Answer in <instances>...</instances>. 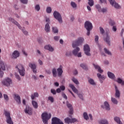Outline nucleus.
Returning a JSON list of instances; mask_svg holds the SVG:
<instances>
[{"instance_id": "obj_1", "label": "nucleus", "mask_w": 124, "mask_h": 124, "mask_svg": "<svg viewBox=\"0 0 124 124\" xmlns=\"http://www.w3.org/2000/svg\"><path fill=\"white\" fill-rule=\"evenodd\" d=\"M52 76L54 78H56L57 76L58 77H62L63 71L62 70V66L61 65L57 69L54 68L52 70Z\"/></svg>"}, {"instance_id": "obj_2", "label": "nucleus", "mask_w": 124, "mask_h": 124, "mask_svg": "<svg viewBox=\"0 0 124 124\" xmlns=\"http://www.w3.org/2000/svg\"><path fill=\"white\" fill-rule=\"evenodd\" d=\"M41 117L43 123L44 124H48V121H49V119H51L52 114L51 113H48L47 112H44L42 114Z\"/></svg>"}, {"instance_id": "obj_3", "label": "nucleus", "mask_w": 124, "mask_h": 124, "mask_svg": "<svg viewBox=\"0 0 124 124\" xmlns=\"http://www.w3.org/2000/svg\"><path fill=\"white\" fill-rule=\"evenodd\" d=\"M84 38L79 37L78 39L76 40L73 43V48H75L77 46H80L82 45L83 42H84Z\"/></svg>"}, {"instance_id": "obj_4", "label": "nucleus", "mask_w": 124, "mask_h": 124, "mask_svg": "<svg viewBox=\"0 0 124 124\" xmlns=\"http://www.w3.org/2000/svg\"><path fill=\"white\" fill-rule=\"evenodd\" d=\"M69 86L70 88H71V89L74 92V93H77V94H78L79 98L81 99V100H84V97L83 96V94H82L81 93H78V90H77V89H76V88L75 87V86H74V85L73 84H70L69 85Z\"/></svg>"}, {"instance_id": "obj_5", "label": "nucleus", "mask_w": 124, "mask_h": 124, "mask_svg": "<svg viewBox=\"0 0 124 124\" xmlns=\"http://www.w3.org/2000/svg\"><path fill=\"white\" fill-rule=\"evenodd\" d=\"M1 83L3 86H6V87H10V85L12 84V79L9 78H6L3 79Z\"/></svg>"}, {"instance_id": "obj_6", "label": "nucleus", "mask_w": 124, "mask_h": 124, "mask_svg": "<svg viewBox=\"0 0 124 124\" xmlns=\"http://www.w3.org/2000/svg\"><path fill=\"white\" fill-rule=\"evenodd\" d=\"M53 16L58 21L59 23L62 24V15L57 11H55L53 12Z\"/></svg>"}, {"instance_id": "obj_7", "label": "nucleus", "mask_w": 124, "mask_h": 124, "mask_svg": "<svg viewBox=\"0 0 124 124\" xmlns=\"http://www.w3.org/2000/svg\"><path fill=\"white\" fill-rule=\"evenodd\" d=\"M16 68H17L19 71L20 75L21 76H25V68L24 66L21 64H18L17 66H16Z\"/></svg>"}, {"instance_id": "obj_8", "label": "nucleus", "mask_w": 124, "mask_h": 124, "mask_svg": "<svg viewBox=\"0 0 124 124\" xmlns=\"http://www.w3.org/2000/svg\"><path fill=\"white\" fill-rule=\"evenodd\" d=\"M24 111L25 114L29 115V116H31L33 113V109L31 107H30V106H26Z\"/></svg>"}, {"instance_id": "obj_9", "label": "nucleus", "mask_w": 124, "mask_h": 124, "mask_svg": "<svg viewBox=\"0 0 124 124\" xmlns=\"http://www.w3.org/2000/svg\"><path fill=\"white\" fill-rule=\"evenodd\" d=\"M83 50L84 51V53L86 56H91V48H90V46L88 44H86L84 46Z\"/></svg>"}, {"instance_id": "obj_10", "label": "nucleus", "mask_w": 124, "mask_h": 124, "mask_svg": "<svg viewBox=\"0 0 124 124\" xmlns=\"http://www.w3.org/2000/svg\"><path fill=\"white\" fill-rule=\"evenodd\" d=\"M77 119L76 118H72L70 119L69 117H67L64 119V122L66 124H73L74 123H76L77 122Z\"/></svg>"}, {"instance_id": "obj_11", "label": "nucleus", "mask_w": 124, "mask_h": 124, "mask_svg": "<svg viewBox=\"0 0 124 124\" xmlns=\"http://www.w3.org/2000/svg\"><path fill=\"white\" fill-rule=\"evenodd\" d=\"M64 124L63 122L59 118L57 117H53L52 119V124Z\"/></svg>"}, {"instance_id": "obj_12", "label": "nucleus", "mask_w": 124, "mask_h": 124, "mask_svg": "<svg viewBox=\"0 0 124 124\" xmlns=\"http://www.w3.org/2000/svg\"><path fill=\"white\" fill-rule=\"evenodd\" d=\"M84 28L86 30H93V24L92 22L87 21L84 23Z\"/></svg>"}, {"instance_id": "obj_13", "label": "nucleus", "mask_w": 124, "mask_h": 124, "mask_svg": "<svg viewBox=\"0 0 124 124\" xmlns=\"http://www.w3.org/2000/svg\"><path fill=\"white\" fill-rule=\"evenodd\" d=\"M108 1H109L111 5H112V6H114L115 8H116L117 9L121 8L120 5H119L118 3L116 2L115 0H108Z\"/></svg>"}, {"instance_id": "obj_14", "label": "nucleus", "mask_w": 124, "mask_h": 124, "mask_svg": "<svg viewBox=\"0 0 124 124\" xmlns=\"http://www.w3.org/2000/svg\"><path fill=\"white\" fill-rule=\"evenodd\" d=\"M12 59H17L20 57V52L18 50H15L11 56Z\"/></svg>"}, {"instance_id": "obj_15", "label": "nucleus", "mask_w": 124, "mask_h": 124, "mask_svg": "<svg viewBox=\"0 0 124 124\" xmlns=\"http://www.w3.org/2000/svg\"><path fill=\"white\" fill-rule=\"evenodd\" d=\"M101 107L103 109H106V110H107V111L110 110V105H109V103H108V102H107V101L105 102L104 103V106L101 105Z\"/></svg>"}, {"instance_id": "obj_16", "label": "nucleus", "mask_w": 124, "mask_h": 124, "mask_svg": "<svg viewBox=\"0 0 124 124\" xmlns=\"http://www.w3.org/2000/svg\"><path fill=\"white\" fill-rule=\"evenodd\" d=\"M9 21H10V22H12L13 24L16 25V26L18 27V29H19V30H21V28H22V27L20 26V24L18 22H17V21H16V20L14 19V18L10 17L9 18Z\"/></svg>"}, {"instance_id": "obj_17", "label": "nucleus", "mask_w": 124, "mask_h": 124, "mask_svg": "<svg viewBox=\"0 0 124 124\" xmlns=\"http://www.w3.org/2000/svg\"><path fill=\"white\" fill-rule=\"evenodd\" d=\"M97 76L100 81L101 84H102V83H103V81L106 79V77L105 75H102L99 73L97 74Z\"/></svg>"}, {"instance_id": "obj_18", "label": "nucleus", "mask_w": 124, "mask_h": 124, "mask_svg": "<svg viewBox=\"0 0 124 124\" xmlns=\"http://www.w3.org/2000/svg\"><path fill=\"white\" fill-rule=\"evenodd\" d=\"M29 66L31 67V69H32L33 73L36 74V65L31 62L29 63Z\"/></svg>"}, {"instance_id": "obj_19", "label": "nucleus", "mask_w": 124, "mask_h": 124, "mask_svg": "<svg viewBox=\"0 0 124 124\" xmlns=\"http://www.w3.org/2000/svg\"><path fill=\"white\" fill-rule=\"evenodd\" d=\"M14 99L16 101V102L18 103V104H21V97H20V95H19L18 94H15L14 95Z\"/></svg>"}, {"instance_id": "obj_20", "label": "nucleus", "mask_w": 124, "mask_h": 124, "mask_svg": "<svg viewBox=\"0 0 124 124\" xmlns=\"http://www.w3.org/2000/svg\"><path fill=\"white\" fill-rule=\"evenodd\" d=\"M107 74L108 78L111 79L112 80H114V81L116 79V76H115V74L111 72H108Z\"/></svg>"}, {"instance_id": "obj_21", "label": "nucleus", "mask_w": 124, "mask_h": 124, "mask_svg": "<svg viewBox=\"0 0 124 124\" xmlns=\"http://www.w3.org/2000/svg\"><path fill=\"white\" fill-rule=\"evenodd\" d=\"M93 65L96 69V70H97L98 72H99V73H102L103 72V70L101 69V68L99 65L96 64H93Z\"/></svg>"}, {"instance_id": "obj_22", "label": "nucleus", "mask_w": 124, "mask_h": 124, "mask_svg": "<svg viewBox=\"0 0 124 124\" xmlns=\"http://www.w3.org/2000/svg\"><path fill=\"white\" fill-rule=\"evenodd\" d=\"M115 97L119 98L121 96V92H120V90H119V89H118V87L117 86H115Z\"/></svg>"}, {"instance_id": "obj_23", "label": "nucleus", "mask_w": 124, "mask_h": 124, "mask_svg": "<svg viewBox=\"0 0 124 124\" xmlns=\"http://www.w3.org/2000/svg\"><path fill=\"white\" fill-rule=\"evenodd\" d=\"M67 106L70 109L69 111V114L72 115V114H73V108H72V105L67 102Z\"/></svg>"}, {"instance_id": "obj_24", "label": "nucleus", "mask_w": 124, "mask_h": 124, "mask_svg": "<svg viewBox=\"0 0 124 124\" xmlns=\"http://www.w3.org/2000/svg\"><path fill=\"white\" fill-rule=\"evenodd\" d=\"M114 81H115V82H117V83H118V84H121V85H122V86H124V81L122 78H117V79H116V78H115L114 79Z\"/></svg>"}, {"instance_id": "obj_25", "label": "nucleus", "mask_w": 124, "mask_h": 124, "mask_svg": "<svg viewBox=\"0 0 124 124\" xmlns=\"http://www.w3.org/2000/svg\"><path fill=\"white\" fill-rule=\"evenodd\" d=\"M45 49L46 50H48L50 52H53L54 51V48L51 46L50 45H46L45 46Z\"/></svg>"}, {"instance_id": "obj_26", "label": "nucleus", "mask_w": 124, "mask_h": 124, "mask_svg": "<svg viewBox=\"0 0 124 124\" xmlns=\"http://www.w3.org/2000/svg\"><path fill=\"white\" fill-rule=\"evenodd\" d=\"M88 83L90 85H92V86H95L96 85V83L94 81V80L91 78H88Z\"/></svg>"}, {"instance_id": "obj_27", "label": "nucleus", "mask_w": 124, "mask_h": 124, "mask_svg": "<svg viewBox=\"0 0 124 124\" xmlns=\"http://www.w3.org/2000/svg\"><path fill=\"white\" fill-rule=\"evenodd\" d=\"M114 121L118 124H123V122L121 121V118L119 117L116 116L114 118Z\"/></svg>"}, {"instance_id": "obj_28", "label": "nucleus", "mask_w": 124, "mask_h": 124, "mask_svg": "<svg viewBox=\"0 0 124 124\" xmlns=\"http://www.w3.org/2000/svg\"><path fill=\"white\" fill-rule=\"evenodd\" d=\"M75 48H75L73 50L72 53H73V55H74V56H76L77 55V54L78 53V52H79V51H80V48L78 46H76Z\"/></svg>"}, {"instance_id": "obj_29", "label": "nucleus", "mask_w": 124, "mask_h": 124, "mask_svg": "<svg viewBox=\"0 0 124 124\" xmlns=\"http://www.w3.org/2000/svg\"><path fill=\"white\" fill-rule=\"evenodd\" d=\"M104 41L106 42L108 46H110V45H111V43H110V37H109V36H108V35H107L106 37L104 38Z\"/></svg>"}, {"instance_id": "obj_30", "label": "nucleus", "mask_w": 124, "mask_h": 124, "mask_svg": "<svg viewBox=\"0 0 124 124\" xmlns=\"http://www.w3.org/2000/svg\"><path fill=\"white\" fill-rule=\"evenodd\" d=\"M45 31H46V32H50L51 29H50V25L49 23H46L45 25Z\"/></svg>"}, {"instance_id": "obj_31", "label": "nucleus", "mask_w": 124, "mask_h": 124, "mask_svg": "<svg viewBox=\"0 0 124 124\" xmlns=\"http://www.w3.org/2000/svg\"><path fill=\"white\" fill-rule=\"evenodd\" d=\"M99 124H109L108 121L106 119H101L98 121Z\"/></svg>"}, {"instance_id": "obj_32", "label": "nucleus", "mask_w": 124, "mask_h": 124, "mask_svg": "<svg viewBox=\"0 0 124 124\" xmlns=\"http://www.w3.org/2000/svg\"><path fill=\"white\" fill-rule=\"evenodd\" d=\"M31 103L33 108L35 109H37V108H38V104H37L36 101L32 100Z\"/></svg>"}, {"instance_id": "obj_33", "label": "nucleus", "mask_w": 124, "mask_h": 124, "mask_svg": "<svg viewBox=\"0 0 124 124\" xmlns=\"http://www.w3.org/2000/svg\"><path fill=\"white\" fill-rule=\"evenodd\" d=\"M80 66L81 67V68H83V69H84L85 70H88V66L85 63H81L80 64Z\"/></svg>"}, {"instance_id": "obj_34", "label": "nucleus", "mask_w": 124, "mask_h": 124, "mask_svg": "<svg viewBox=\"0 0 124 124\" xmlns=\"http://www.w3.org/2000/svg\"><path fill=\"white\" fill-rule=\"evenodd\" d=\"M83 118L84 120H86V121H88L89 119V115H88V113L86 112H85L83 114Z\"/></svg>"}, {"instance_id": "obj_35", "label": "nucleus", "mask_w": 124, "mask_h": 124, "mask_svg": "<svg viewBox=\"0 0 124 124\" xmlns=\"http://www.w3.org/2000/svg\"><path fill=\"white\" fill-rule=\"evenodd\" d=\"M71 6H72L74 9H77V4L74 1L71 2Z\"/></svg>"}, {"instance_id": "obj_36", "label": "nucleus", "mask_w": 124, "mask_h": 124, "mask_svg": "<svg viewBox=\"0 0 124 124\" xmlns=\"http://www.w3.org/2000/svg\"><path fill=\"white\" fill-rule=\"evenodd\" d=\"M6 122L7 124H13V121H12V119H11V117H7L6 118Z\"/></svg>"}, {"instance_id": "obj_37", "label": "nucleus", "mask_w": 124, "mask_h": 124, "mask_svg": "<svg viewBox=\"0 0 124 124\" xmlns=\"http://www.w3.org/2000/svg\"><path fill=\"white\" fill-rule=\"evenodd\" d=\"M39 95L37 93H34V94L31 95V99H34L35 97H38Z\"/></svg>"}, {"instance_id": "obj_38", "label": "nucleus", "mask_w": 124, "mask_h": 124, "mask_svg": "<svg viewBox=\"0 0 124 124\" xmlns=\"http://www.w3.org/2000/svg\"><path fill=\"white\" fill-rule=\"evenodd\" d=\"M72 81L76 84V85H79V81H78V79L76 78H72Z\"/></svg>"}, {"instance_id": "obj_39", "label": "nucleus", "mask_w": 124, "mask_h": 124, "mask_svg": "<svg viewBox=\"0 0 124 124\" xmlns=\"http://www.w3.org/2000/svg\"><path fill=\"white\" fill-rule=\"evenodd\" d=\"M104 51L106 54H107V55H108L109 56H112V53H111V51H109L107 48H105L104 49Z\"/></svg>"}, {"instance_id": "obj_40", "label": "nucleus", "mask_w": 124, "mask_h": 124, "mask_svg": "<svg viewBox=\"0 0 124 124\" xmlns=\"http://www.w3.org/2000/svg\"><path fill=\"white\" fill-rule=\"evenodd\" d=\"M88 3L89 5L92 7V6H93V4H94V2H93V0H88Z\"/></svg>"}, {"instance_id": "obj_41", "label": "nucleus", "mask_w": 124, "mask_h": 124, "mask_svg": "<svg viewBox=\"0 0 124 124\" xmlns=\"http://www.w3.org/2000/svg\"><path fill=\"white\" fill-rule=\"evenodd\" d=\"M52 31L54 33H58L59 32V30H58V28L56 27H52Z\"/></svg>"}, {"instance_id": "obj_42", "label": "nucleus", "mask_w": 124, "mask_h": 124, "mask_svg": "<svg viewBox=\"0 0 124 124\" xmlns=\"http://www.w3.org/2000/svg\"><path fill=\"white\" fill-rule=\"evenodd\" d=\"M0 66L2 70H5V66H4V63H3V62H0Z\"/></svg>"}, {"instance_id": "obj_43", "label": "nucleus", "mask_w": 124, "mask_h": 124, "mask_svg": "<svg viewBox=\"0 0 124 124\" xmlns=\"http://www.w3.org/2000/svg\"><path fill=\"white\" fill-rule=\"evenodd\" d=\"M46 11L47 13L50 14L52 12V8L50 6H48L46 7Z\"/></svg>"}, {"instance_id": "obj_44", "label": "nucleus", "mask_w": 124, "mask_h": 124, "mask_svg": "<svg viewBox=\"0 0 124 124\" xmlns=\"http://www.w3.org/2000/svg\"><path fill=\"white\" fill-rule=\"evenodd\" d=\"M111 101L113 104H118V100L115 98L111 97Z\"/></svg>"}, {"instance_id": "obj_45", "label": "nucleus", "mask_w": 124, "mask_h": 124, "mask_svg": "<svg viewBox=\"0 0 124 124\" xmlns=\"http://www.w3.org/2000/svg\"><path fill=\"white\" fill-rule=\"evenodd\" d=\"M21 31H22L24 34H25V35H29V32H28V31H26V30L25 29H23V28L21 27Z\"/></svg>"}, {"instance_id": "obj_46", "label": "nucleus", "mask_w": 124, "mask_h": 124, "mask_svg": "<svg viewBox=\"0 0 124 124\" xmlns=\"http://www.w3.org/2000/svg\"><path fill=\"white\" fill-rule=\"evenodd\" d=\"M95 7L96 9H97L98 11H99V12H101V7H100V5L99 4H97L95 5Z\"/></svg>"}, {"instance_id": "obj_47", "label": "nucleus", "mask_w": 124, "mask_h": 124, "mask_svg": "<svg viewBox=\"0 0 124 124\" xmlns=\"http://www.w3.org/2000/svg\"><path fill=\"white\" fill-rule=\"evenodd\" d=\"M48 100H49V101L51 102V103H53V102H54V97L52 96H48Z\"/></svg>"}, {"instance_id": "obj_48", "label": "nucleus", "mask_w": 124, "mask_h": 124, "mask_svg": "<svg viewBox=\"0 0 124 124\" xmlns=\"http://www.w3.org/2000/svg\"><path fill=\"white\" fill-rule=\"evenodd\" d=\"M35 10L36 11H39V10H40V6L39 5V4H36L35 6Z\"/></svg>"}, {"instance_id": "obj_49", "label": "nucleus", "mask_w": 124, "mask_h": 124, "mask_svg": "<svg viewBox=\"0 0 124 124\" xmlns=\"http://www.w3.org/2000/svg\"><path fill=\"white\" fill-rule=\"evenodd\" d=\"M100 30V32L101 34H104V33L105 32V31H104V29L101 27L99 28Z\"/></svg>"}, {"instance_id": "obj_50", "label": "nucleus", "mask_w": 124, "mask_h": 124, "mask_svg": "<svg viewBox=\"0 0 124 124\" xmlns=\"http://www.w3.org/2000/svg\"><path fill=\"white\" fill-rule=\"evenodd\" d=\"M5 115L6 116V118L10 117V113L7 111H4Z\"/></svg>"}, {"instance_id": "obj_51", "label": "nucleus", "mask_w": 124, "mask_h": 124, "mask_svg": "<svg viewBox=\"0 0 124 124\" xmlns=\"http://www.w3.org/2000/svg\"><path fill=\"white\" fill-rule=\"evenodd\" d=\"M3 96H4V98L6 100V101H8V100H9V97H8V96L7 94H4L3 95Z\"/></svg>"}, {"instance_id": "obj_52", "label": "nucleus", "mask_w": 124, "mask_h": 124, "mask_svg": "<svg viewBox=\"0 0 124 124\" xmlns=\"http://www.w3.org/2000/svg\"><path fill=\"white\" fill-rule=\"evenodd\" d=\"M107 12V9L106 8H103L101 9V12H102L103 13H105V12Z\"/></svg>"}, {"instance_id": "obj_53", "label": "nucleus", "mask_w": 124, "mask_h": 124, "mask_svg": "<svg viewBox=\"0 0 124 124\" xmlns=\"http://www.w3.org/2000/svg\"><path fill=\"white\" fill-rule=\"evenodd\" d=\"M66 56L67 57H70L71 56V52L70 51H67L65 53Z\"/></svg>"}, {"instance_id": "obj_54", "label": "nucleus", "mask_w": 124, "mask_h": 124, "mask_svg": "<svg viewBox=\"0 0 124 124\" xmlns=\"http://www.w3.org/2000/svg\"><path fill=\"white\" fill-rule=\"evenodd\" d=\"M109 24L110 26H115V22H114V21L111 20L110 21H109Z\"/></svg>"}, {"instance_id": "obj_55", "label": "nucleus", "mask_w": 124, "mask_h": 124, "mask_svg": "<svg viewBox=\"0 0 124 124\" xmlns=\"http://www.w3.org/2000/svg\"><path fill=\"white\" fill-rule=\"evenodd\" d=\"M62 96L65 99H67V96L64 93H62Z\"/></svg>"}, {"instance_id": "obj_56", "label": "nucleus", "mask_w": 124, "mask_h": 124, "mask_svg": "<svg viewBox=\"0 0 124 124\" xmlns=\"http://www.w3.org/2000/svg\"><path fill=\"white\" fill-rule=\"evenodd\" d=\"M51 93L53 94H56V93H57V91L54 89H51Z\"/></svg>"}, {"instance_id": "obj_57", "label": "nucleus", "mask_w": 124, "mask_h": 124, "mask_svg": "<svg viewBox=\"0 0 124 124\" xmlns=\"http://www.w3.org/2000/svg\"><path fill=\"white\" fill-rule=\"evenodd\" d=\"M60 89L61 91H64V90H65V87L63 85H62L60 87Z\"/></svg>"}, {"instance_id": "obj_58", "label": "nucleus", "mask_w": 124, "mask_h": 124, "mask_svg": "<svg viewBox=\"0 0 124 124\" xmlns=\"http://www.w3.org/2000/svg\"><path fill=\"white\" fill-rule=\"evenodd\" d=\"M21 2L27 4L28 3V0H20Z\"/></svg>"}, {"instance_id": "obj_59", "label": "nucleus", "mask_w": 124, "mask_h": 124, "mask_svg": "<svg viewBox=\"0 0 124 124\" xmlns=\"http://www.w3.org/2000/svg\"><path fill=\"white\" fill-rule=\"evenodd\" d=\"M16 78L18 81H20L21 80V78H20V76H19V75H17L16 74Z\"/></svg>"}, {"instance_id": "obj_60", "label": "nucleus", "mask_w": 124, "mask_h": 124, "mask_svg": "<svg viewBox=\"0 0 124 124\" xmlns=\"http://www.w3.org/2000/svg\"><path fill=\"white\" fill-rule=\"evenodd\" d=\"M88 117L90 118V121H93V115H92V114H89Z\"/></svg>"}, {"instance_id": "obj_61", "label": "nucleus", "mask_w": 124, "mask_h": 124, "mask_svg": "<svg viewBox=\"0 0 124 124\" xmlns=\"http://www.w3.org/2000/svg\"><path fill=\"white\" fill-rule=\"evenodd\" d=\"M4 74V73H3V71H0V78H2L3 77V75Z\"/></svg>"}, {"instance_id": "obj_62", "label": "nucleus", "mask_w": 124, "mask_h": 124, "mask_svg": "<svg viewBox=\"0 0 124 124\" xmlns=\"http://www.w3.org/2000/svg\"><path fill=\"white\" fill-rule=\"evenodd\" d=\"M54 39L56 41H58V40H60V36H55L54 37Z\"/></svg>"}, {"instance_id": "obj_63", "label": "nucleus", "mask_w": 124, "mask_h": 124, "mask_svg": "<svg viewBox=\"0 0 124 124\" xmlns=\"http://www.w3.org/2000/svg\"><path fill=\"white\" fill-rule=\"evenodd\" d=\"M38 62H39V64H40V65H43V62L40 59L38 60Z\"/></svg>"}, {"instance_id": "obj_64", "label": "nucleus", "mask_w": 124, "mask_h": 124, "mask_svg": "<svg viewBox=\"0 0 124 124\" xmlns=\"http://www.w3.org/2000/svg\"><path fill=\"white\" fill-rule=\"evenodd\" d=\"M73 74H74V75H77V74H78V71L76 69L74 70L73 71Z\"/></svg>"}]
</instances>
